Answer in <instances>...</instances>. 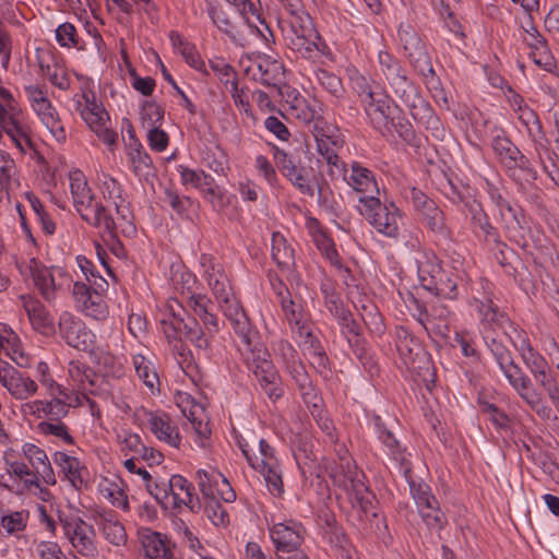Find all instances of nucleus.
Masks as SVG:
<instances>
[{
    "label": "nucleus",
    "instance_id": "obj_1",
    "mask_svg": "<svg viewBox=\"0 0 559 559\" xmlns=\"http://www.w3.org/2000/svg\"><path fill=\"white\" fill-rule=\"evenodd\" d=\"M188 307L201 320L203 328L195 318L173 313L170 319L162 320L164 333L168 340H180L185 336L198 349L207 352L214 335L219 331L218 318L213 312L214 305L206 295H191Z\"/></svg>",
    "mask_w": 559,
    "mask_h": 559
},
{
    "label": "nucleus",
    "instance_id": "obj_2",
    "mask_svg": "<svg viewBox=\"0 0 559 559\" xmlns=\"http://www.w3.org/2000/svg\"><path fill=\"white\" fill-rule=\"evenodd\" d=\"M483 340L493 356L499 369L508 380L511 388L523 400V402L543 420L556 418L552 408L547 405L543 395L533 390L531 378L515 364L512 353L506 346L503 336L506 333L498 334L495 330H483Z\"/></svg>",
    "mask_w": 559,
    "mask_h": 559
},
{
    "label": "nucleus",
    "instance_id": "obj_3",
    "mask_svg": "<svg viewBox=\"0 0 559 559\" xmlns=\"http://www.w3.org/2000/svg\"><path fill=\"white\" fill-rule=\"evenodd\" d=\"M378 71L395 97L409 109L414 119H419L421 111L429 110L428 104L419 94L417 86L408 76L407 69L397 57L388 51H379Z\"/></svg>",
    "mask_w": 559,
    "mask_h": 559
},
{
    "label": "nucleus",
    "instance_id": "obj_4",
    "mask_svg": "<svg viewBox=\"0 0 559 559\" xmlns=\"http://www.w3.org/2000/svg\"><path fill=\"white\" fill-rule=\"evenodd\" d=\"M330 475L334 485L347 492L354 509L359 510L366 516L369 514L376 516L373 512L374 495L366 486L364 473L358 469L347 451L340 455V463L331 469Z\"/></svg>",
    "mask_w": 559,
    "mask_h": 559
},
{
    "label": "nucleus",
    "instance_id": "obj_5",
    "mask_svg": "<svg viewBox=\"0 0 559 559\" xmlns=\"http://www.w3.org/2000/svg\"><path fill=\"white\" fill-rule=\"evenodd\" d=\"M262 392L273 402L284 394L281 376L261 341L239 350Z\"/></svg>",
    "mask_w": 559,
    "mask_h": 559
},
{
    "label": "nucleus",
    "instance_id": "obj_6",
    "mask_svg": "<svg viewBox=\"0 0 559 559\" xmlns=\"http://www.w3.org/2000/svg\"><path fill=\"white\" fill-rule=\"evenodd\" d=\"M358 202L359 213L379 234L389 238L399 237L402 213L394 203H383L374 195H361Z\"/></svg>",
    "mask_w": 559,
    "mask_h": 559
},
{
    "label": "nucleus",
    "instance_id": "obj_7",
    "mask_svg": "<svg viewBox=\"0 0 559 559\" xmlns=\"http://www.w3.org/2000/svg\"><path fill=\"white\" fill-rule=\"evenodd\" d=\"M274 160L282 175L301 193L313 198L318 192L319 202H325L324 188L317 176L299 165L287 152L274 146Z\"/></svg>",
    "mask_w": 559,
    "mask_h": 559
},
{
    "label": "nucleus",
    "instance_id": "obj_8",
    "mask_svg": "<svg viewBox=\"0 0 559 559\" xmlns=\"http://www.w3.org/2000/svg\"><path fill=\"white\" fill-rule=\"evenodd\" d=\"M93 285L75 282L73 285V297L76 308L86 317L102 321L108 317V306L104 294L108 289V283L104 277L92 280Z\"/></svg>",
    "mask_w": 559,
    "mask_h": 559
},
{
    "label": "nucleus",
    "instance_id": "obj_9",
    "mask_svg": "<svg viewBox=\"0 0 559 559\" xmlns=\"http://www.w3.org/2000/svg\"><path fill=\"white\" fill-rule=\"evenodd\" d=\"M491 147L497 159L508 170L510 176H515V173L520 170L527 180L537 179V171L528 157L520 151L503 131H500L492 138Z\"/></svg>",
    "mask_w": 559,
    "mask_h": 559
},
{
    "label": "nucleus",
    "instance_id": "obj_10",
    "mask_svg": "<svg viewBox=\"0 0 559 559\" xmlns=\"http://www.w3.org/2000/svg\"><path fill=\"white\" fill-rule=\"evenodd\" d=\"M218 307L230 322L231 328L238 337V350L247 346H252V344L260 341L259 332L251 325L246 312L235 295L229 297L227 302L218 304Z\"/></svg>",
    "mask_w": 559,
    "mask_h": 559
},
{
    "label": "nucleus",
    "instance_id": "obj_11",
    "mask_svg": "<svg viewBox=\"0 0 559 559\" xmlns=\"http://www.w3.org/2000/svg\"><path fill=\"white\" fill-rule=\"evenodd\" d=\"M59 331L66 343L79 350L93 352L96 336L86 325L70 312L61 313Z\"/></svg>",
    "mask_w": 559,
    "mask_h": 559
},
{
    "label": "nucleus",
    "instance_id": "obj_12",
    "mask_svg": "<svg viewBox=\"0 0 559 559\" xmlns=\"http://www.w3.org/2000/svg\"><path fill=\"white\" fill-rule=\"evenodd\" d=\"M62 527L66 537L81 556L85 558L98 556L96 532L92 525L78 518L73 521L62 522Z\"/></svg>",
    "mask_w": 559,
    "mask_h": 559
},
{
    "label": "nucleus",
    "instance_id": "obj_13",
    "mask_svg": "<svg viewBox=\"0 0 559 559\" xmlns=\"http://www.w3.org/2000/svg\"><path fill=\"white\" fill-rule=\"evenodd\" d=\"M409 63L415 71L423 78L427 88L433 93L437 100L448 103L444 91L441 87L440 79L437 76L432 67L431 57L429 56L426 46L423 45L414 50L405 53Z\"/></svg>",
    "mask_w": 559,
    "mask_h": 559
},
{
    "label": "nucleus",
    "instance_id": "obj_14",
    "mask_svg": "<svg viewBox=\"0 0 559 559\" xmlns=\"http://www.w3.org/2000/svg\"><path fill=\"white\" fill-rule=\"evenodd\" d=\"M396 349L404 360V364L412 370L426 368L429 371L430 360L421 348L420 342L409 332L408 329L400 326L396 329Z\"/></svg>",
    "mask_w": 559,
    "mask_h": 559
},
{
    "label": "nucleus",
    "instance_id": "obj_15",
    "mask_svg": "<svg viewBox=\"0 0 559 559\" xmlns=\"http://www.w3.org/2000/svg\"><path fill=\"white\" fill-rule=\"evenodd\" d=\"M0 383L16 400L23 401L37 392L36 382L7 361H0Z\"/></svg>",
    "mask_w": 559,
    "mask_h": 559
},
{
    "label": "nucleus",
    "instance_id": "obj_16",
    "mask_svg": "<svg viewBox=\"0 0 559 559\" xmlns=\"http://www.w3.org/2000/svg\"><path fill=\"white\" fill-rule=\"evenodd\" d=\"M372 424L378 439L386 449V453L397 464L400 473L405 478H408L412 464L408 460L406 449L402 447L401 442L395 438L393 432L388 429L379 415H374L372 417Z\"/></svg>",
    "mask_w": 559,
    "mask_h": 559
},
{
    "label": "nucleus",
    "instance_id": "obj_17",
    "mask_svg": "<svg viewBox=\"0 0 559 559\" xmlns=\"http://www.w3.org/2000/svg\"><path fill=\"white\" fill-rule=\"evenodd\" d=\"M197 480L200 491L209 501L222 499L225 502H233L236 499V493L229 486L228 480L219 473H207L204 469H199Z\"/></svg>",
    "mask_w": 559,
    "mask_h": 559
},
{
    "label": "nucleus",
    "instance_id": "obj_18",
    "mask_svg": "<svg viewBox=\"0 0 559 559\" xmlns=\"http://www.w3.org/2000/svg\"><path fill=\"white\" fill-rule=\"evenodd\" d=\"M300 337V347L304 352V355L308 357L311 366L320 373L326 376L330 371L329 368V357L325 353V349L318 338L317 335L313 334L312 329L309 325L305 326V330H299L295 332Z\"/></svg>",
    "mask_w": 559,
    "mask_h": 559
},
{
    "label": "nucleus",
    "instance_id": "obj_19",
    "mask_svg": "<svg viewBox=\"0 0 559 559\" xmlns=\"http://www.w3.org/2000/svg\"><path fill=\"white\" fill-rule=\"evenodd\" d=\"M55 269L53 266H46L36 258H32L22 271L32 278L34 286L47 302H52L56 299L57 286L52 275Z\"/></svg>",
    "mask_w": 559,
    "mask_h": 559
},
{
    "label": "nucleus",
    "instance_id": "obj_20",
    "mask_svg": "<svg viewBox=\"0 0 559 559\" xmlns=\"http://www.w3.org/2000/svg\"><path fill=\"white\" fill-rule=\"evenodd\" d=\"M287 47L297 53V57L311 62H318L323 56L329 55L330 49L319 32L305 37H295L286 43Z\"/></svg>",
    "mask_w": 559,
    "mask_h": 559
},
{
    "label": "nucleus",
    "instance_id": "obj_21",
    "mask_svg": "<svg viewBox=\"0 0 559 559\" xmlns=\"http://www.w3.org/2000/svg\"><path fill=\"white\" fill-rule=\"evenodd\" d=\"M169 496L176 508L186 506L191 512L198 513L201 510V503L198 496L194 495L193 485L181 475H173L167 481Z\"/></svg>",
    "mask_w": 559,
    "mask_h": 559
},
{
    "label": "nucleus",
    "instance_id": "obj_22",
    "mask_svg": "<svg viewBox=\"0 0 559 559\" xmlns=\"http://www.w3.org/2000/svg\"><path fill=\"white\" fill-rule=\"evenodd\" d=\"M301 524L288 521L276 523L270 528V536L275 545L276 551L300 547L304 536Z\"/></svg>",
    "mask_w": 559,
    "mask_h": 559
},
{
    "label": "nucleus",
    "instance_id": "obj_23",
    "mask_svg": "<svg viewBox=\"0 0 559 559\" xmlns=\"http://www.w3.org/2000/svg\"><path fill=\"white\" fill-rule=\"evenodd\" d=\"M497 205L508 237L520 242L519 238H523L522 230L525 225L523 210L519 205L511 204L501 197L498 198Z\"/></svg>",
    "mask_w": 559,
    "mask_h": 559
},
{
    "label": "nucleus",
    "instance_id": "obj_24",
    "mask_svg": "<svg viewBox=\"0 0 559 559\" xmlns=\"http://www.w3.org/2000/svg\"><path fill=\"white\" fill-rule=\"evenodd\" d=\"M102 192L105 199L114 201L117 218L134 229L132 224L133 214L129 203L122 198L123 189L120 182L110 176H104Z\"/></svg>",
    "mask_w": 559,
    "mask_h": 559
},
{
    "label": "nucleus",
    "instance_id": "obj_25",
    "mask_svg": "<svg viewBox=\"0 0 559 559\" xmlns=\"http://www.w3.org/2000/svg\"><path fill=\"white\" fill-rule=\"evenodd\" d=\"M278 26L285 43L292 41L295 37L301 38L318 32L312 17L307 12H300L298 15L281 19Z\"/></svg>",
    "mask_w": 559,
    "mask_h": 559
},
{
    "label": "nucleus",
    "instance_id": "obj_26",
    "mask_svg": "<svg viewBox=\"0 0 559 559\" xmlns=\"http://www.w3.org/2000/svg\"><path fill=\"white\" fill-rule=\"evenodd\" d=\"M353 190L359 193H379L374 174L358 162L350 164V169L343 179Z\"/></svg>",
    "mask_w": 559,
    "mask_h": 559
},
{
    "label": "nucleus",
    "instance_id": "obj_27",
    "mask_svg": "<svg viewBox=\"0 0 559 559\" xmlns=\"http://www.w3.org/2000/svg\"><path fill=\"white\" fill-rule=\"evenodd\" d=\"M22 451L41 480L47 485H55L57 481L55 472L45 450L34 443H25Z\"/></svg>",
    "mask_w": 559,
    "mask_h": 559
},
{
    "label": "nucleus",
    "instance_id": "obj_28",
    "mask_svg": "<svg viewBox=\"0 0 559 559\" xmlns=\"http://www.w3.org/2000/svg\"><path fill=\"white\" fill-rule=\"evenodd\" d=\"M452 311L442 305H433L431 312H420L418 322L428 333V335L435 334L436 336L444 337L449 330L448 324L443 322L444 319L450 317Z\"/></svg>",
    "mask_w": 559,
    "mask_h": 559
},
{
    "label": "nucleus",
    "instance_id": "obj_29",
    "mask_svg": "<svg viewBox=\"0 0 559 559\" xmlns=\"http://www.w3.org/2000/svg\"><path fill=\"white\" fill-rule=\"evenodd\" d=\"M96 525L102 531L106 540L115 546L127 543V533L123 525L116 519L112 511L97 513L94 516Z\"/></svg>",
    "mask_w": 559,
    "mask_h": 559
},
{
    "label": "nucleus",
    "instance_id": "obj_30",
    "mask_svg": "<svg viewBox=\"0 0 559 559\" xmlns=\"http://www.w3.org/2000/svg\"><path fill=\"white\" fill-rule=\"evenodd\" d=\"M152 432L160 441L166 442L173 448H179L181 438L176 427L171 425L167 414H151L148 419Z\"/></svg>",
    "mask_w": 559,
    "mask_h": 559
},
{
    "label": "nucleus",
    "instance_id": "obj_31",
    "mask_svg": "<svg viewBox=\"0 0 559 559\" xmlns=\"http://www.w3.org/2000/svg\"><path fill=\"white\" fill-rule=\"evenodd\" d=\"M292 115L306 124L312 123V132L317 131V127H319V121L326 122L321 116V108L313 102L309 103L302 96H297L294 98L290 105Z\"/></svg>",
    "mask_w": 559,
    "mask_h": 559
},
{
    "label": "nucleus",
    "instance_id": "obj_32",
    "mask_svg": "<svg viewBox=\"0 0 559 559\" xmlns=\"http://www.w3.org/2000/svg\"><path fill=\"white\" fill-rule=\"evenodd\" d=\"M419 219L437 237L441 239L451 238L452 230L445 222V215L436 203L430 204L424 213L419 214Z\"/></svg>",
    "mask_w": 559,
    "mask_h": 559
},
{
    "label": "nucleus",
    "instance_id": "obj_33",
    "mask_svg": "<svg viewBox=\"0 0 559 559\" xmlns=\"http://www.w3.org/2000/svg\"><path fill=\"white\" fill-rule=\"evenodd\" d=\"M468 211L474 228L479 229L484 234V239L488 243H495L497 248L504 246L498 233V229L491 225L488 215L477 202L468 204Z\"/></svg>",
    "mask_w": 559,
    "mask_h": 559
},
{
    "label": "nucleus",
    "instance_id": "obj_34",
    "mask_svg": "<svg viewBox=\"0 0 559 559\" xmlns=\"http://www.w3.org/2000/svg\"><path fill=\"white\" fill-rule=\"evenodd\" d=\"M390 96L382 94L380 97L373 93L371 99L362 98L365 111L370 118L374 128L380 129L390 118Z\"/></svg>",
    "mask_w": 559,
    "mask_h": 559
},
{
    "label": "nucleus",
    "instance_id": "obj_35",
    "mask_svg": "<svg viewBox=\"0 0 559 559\" xmlns=\"http://www.w3.org/2000/svg\"><path fill=\"white\" fill-rule=\"evenodd\" d=\"M271 255L272 260L282 271H288L295 264L294 249L278 231L272 234Z\"/></svg>",
    "mask_w": 559,
    "mask_h": 559
},
{
    "label": "nucleus",
    "instance_id": "obj_36",
    "mask_svg": "<svg viewBox=\"0 0 559 559\" xmlns=\"http://www.w3.org/2000/svg\"><path fill=\"white\" fill-rule=\"evenodd\" d=\"M475 307L485 324L496 325L503 328L509 322L508 317L502 312L498 305L493 302L491 294H485L484 297L474 298Z\"/></svg>",
    "mask_w": 559,
    "mask_h": 559
},
{
    "label": "nucleus",
    "instance_id": "obj_37",
    "mask_svg": "<svg viewBox=\"0 0 559 559\" xmlns=\"http://www.w3.org/2000/svg\"><path fill=\"white\" fill-rule=\"evenodd\" d=\"M86 224L98 229L102 235H106L111 239L117 237V224L110 211L99 203L84 219Z\"/></svg>",
    "mask_w": 559,
    "mask_h": 559
},
{
    "label": "nucleus",
    "instance_id": "obj_38",
    "mask_svg": "<svg viewBox=\"0 0 559 559\" xmlns=\"http://www.w3.org/2000/svg\"><path fill=\"white\" fill-rule=\"evenodd\" d=\"M313 135L317 142V151L323 158L335 152L331 145L340 146L343 143L338 130L328 122L319 121V127H317Z\"/></svg>",
    "mask_w": 559,
    "mask_h": 559
},
{
    "label": "nucleus",
    "instance_id": "obj_39",
    "mask_svg": "<svg viewBox=\"0 0 559 559\" xmlns=\"http://www.w3.org/2000/svg\"><path fill=\"white\" fill-rule=\"evenodd\" d=\"M127 155L131 163L132 170L138 177L147 178L153 176V160L138 139H134V145L129 144Z\"/></svg>",
    "mask_w": 559,
    "mask_h": 559
},
{
    "label": "nucleus",
    "instance_id": "obj_40",
    "mask_svg": "<svg viewBox=\"0 0 559 559\" xmlns=\"http://www.w3.org/2000/svg\"><path fill=\"white\" fill-rule=\"evenodd\" d=\"M457 280L456 274L443 270L441 275H438L430 285H426L424 288L437 297L455 300L459 297Z\"/></svg>",
    "mask_w": 559,
    "mask_h": 559
},
{
    "label": "nucleus",
    "instance_id": "obj_41",
    "mask_svg": "<svg viewBox=\"0 0 559 559\" xmlns=\"http://www.w3.org/2000/svg\"><path fill=\"white\" fill-rule=\"evenodd\" d=\"M513 345L532 376L549 365L546 358L532 346L525 334L520 335V342H514Z\"/></svg>",
    "mask_w": 559,
    "mask_h": 559
},
{
    "label": "nucleus",
    "instance_id": "obj_42",
    "mask_svg": "<svg viewBox=\"0 0 559 559\" xmlns=\"http://www.w3.org/2000/svg\"><path fill=\"white\" fill-rule=\"evenodd\" d=\"M142 545L148 559H175L173 548L159 533L150 532L144 534Z\"/></svg>",
    "mask_w": 559,
    "mask_h": 559
},
{
    "label": "nucleus",
    "instance_id": "obj_43",
    "mask_svg": "<svg viewBox=\"0 0 559 559\" xmlns=\"http://www.w3.org/2000/svg\"><path fill=\"white\" fill-rule=\"evenodd\" d=\"M280 305L293 333L302 329L305 330V326L310 324L304 306L299 300H296L289 296L288 298L282 300Z\"/></svg>",
    "mask_w": 559,
    "mask_h": 559
},
{
    "label": "nucleus",
    "instance_id": "obj_44",
    "mask_svg": "<svg viewBox=\"0 0 559 559\" xmlns=\"http://www.w3.org/2000/svg\"><path fill=\"white\" fill-rule=\"evenodd\" d=\"M23 307L33 326L44 330L52 326V318L45 306L33 296H21Z\"/></svg>",
    "mask_w": 559,
    "mask_h": 559
},
{
    "label": "nucleus",
    "instance_id": "obj_45",
    "mask_svg": "<svg viewBox=\"0 0 559 559\" xmlns=\"http://www.w3.org/2000/svg\"><path fill=\"white\" fill-rule=\"evenodd\" d=\"M443 272L440 258L431 250L424 251L421 259L418 261V278L420 285L425 287Z\"/></svg>",
    "mask_w": 559,
    "mask_h": 559
},
{
    "label": "nucleus",
    "instance_id": "obj_46",
    "mask_svg": "<svg viewBox=\"0 0 559 559\" xmlns=\"http://www.w3.org/2000/svg\"><path fill=\"white\" fill-rule=\"evenodd\" d=\"M83 99L85 100V107L81 109V117L87 126L93 130L105 124L109 116L104 106L96 102L94 94L84 93Z\"/></svg>",
    "mask_w": 559,
    "mask_h": 559
},
{
    "label": "nucleus",
    "instance_id": "obj_47",
    "mask_svg": "<svg viewBox=\"0 0 559 559\" xmlns=\"http://www.w3.org/2000/svg\"><path fill=\"white\" fill-rule=\"evenodd\" d=\"M7 472L23 481L25 489L39 488L41 477L25 462L5 459Z\"/></svg>",
    "mask_w": 559,
    "mask_h": 559
},
{
    "label": "nucleus",
    "instance_id": "obj_48",
    "mask_svg": "<svg viewBox=\"0 0 559 559\" xmlns=\"http://www.w3.org/2000/svg\"><path fill=\"white\" fill-rule=\"evenodd\" d=\"M258 71L260 73V82L266 86H276L285 78L283 62L271 58L261 60L258 63Z\"/></svg>",
    "mask_w": 559,
    "mask_h": 559
},
{
    "label": "nucleus",
    "instance_id": "obj_49",
    "mask_svg": "<svg viewBox=\"0 0 559 559\" xmlns=\"http://www.w3.org/2000/svg\"><path fill=\"white\" fill-rule=\"evenodd\" d=\"M347 344L350 347L354 356L371 377L379 372L378 362L374 359L370 348L368 347L367 341L364 336L357 340H349V343Z\"/></svg>",
    "mask_w": 559,
    "mask_h": 559
},
{
    "label": "nucleus",
    "instance_id": "obj_50",
    "mask_svg": "<svg viewBox=\"0 0 559 559\" xmlns=\"http://www.w3.org/2000/svg\"><path fill=\"white\" fill-rule=\"evenodd\" d=\"M53 462L61 468L66 478L70 480L73 486H76L78 483L82 484L81 463L76 457L58 451L53 454Z\"/></svg>",
    "mask_w": 559,
    "mask_h": 559
},
{
    "label": "nucleus",
    "instance_id": "obj_51",
    "mask_svg": "<svg viewBox=\"0 0 559 559\" xmlns=\"http://www.w3.org/2000/svg\"><path fill=\"white\" fill-rule=\"evenodd\" d=\"M316 81L324 88L336 102H341L344 97L345 90L342 80L332 72L324 69H317L314 71Z\"/></svg>",
    "mask_w": 559,
    "mask_h": 559
},
{
    "label": "nucleus",
    "instance_id": "obj_52",
    "mask_svg": "<svg viewBox=\"0 0 559 559\" xmlns=\"http://www.w3.org/2000/svg\"><path fill=\"white\" fill-rule=\"evenodd\" d=\"M417 509L429 530L440 531L447 525V516L440 510L437 498L435 499V503H427Z\"/></svg>",
    "mask_w": 559,
    "mask_h": 559
},
{
    "label": "nucleus",
    "instance_id": "obj_53",
    "mask_svg": "<svg viewBox=\"0 0 559 559\" xmlns=\"http://www.w3.org/2000/svg\"><path fill=\"white\" fill-rule=\"evenodd\" d=\"M177 170L180 174L181 183L183 186H191L202 191L205 186L212 185L213 177L204 170L191 169L183 165H179Z\"/></svg>",
    "mask_w": 559,
    "mask_h": 559
},
{
    "label": "nucleus",
    "instance_id": "obj_54",
    "mask_svg": "<svg viewBox=\"0 0 559 559\" xmlns=\"http://www.w3.org/2000/svg\"><path fill=\"white\" fill-rule=\"evenodd\" d=\"M28 518L29 512L27 510L11 511L2 514L0 525L8 535L19 534L25 531Z\"/></svg>",
    "mask_w": 559,
    "mask_h": 559
},
{
    "label": "nucleus",
    "instance_id": "obj_55",
    "mask_svg": "<svg viewBox=\"0 0 559 559\" xmlns=\"http://www.w3.org/2000/svg\"><path fill=\"white\" fill-rule=\"evenodd\" d=\"M3 131L11 138L14 144L23 150L22 141L29 143L31 140L26 134V131L19 120V111L10 112L7 116V121L0 123Z\"/></svg>",
    "mask_w": 559,
    "mask_h": 559
},
{
    "label": "nucleus",
    "instance_id": "obj_56",
    "mask_svg": "<svg viewBox=\"0 0 559 559\" xmlns=\"http://www.w3.org/2000/svg\"><path fill=\"white\" fill-rule=\"evenodd\" d=\"M50 401L44 402V417L47 421H58L66 417L69 413L70 404L69 395L51 396Z\"/></svg>",
    "mask_w": 559,
    "mask_h": 559
},
{
    "label": "nucleus",
    "instance_id": "obj_57",
    "mask_svg": "<svg viewBox=\"0 0 559 559\" xmlns=\"http://www.w3.org/2000/svg\"><path fill=\"white\" fill-rule=\"evenodd\" d=\"M132 362L138 377L147 388L151 390L154 389L155 384L158 382V376L153 369L151 361L139 354L133 356Z\"/></svg>",
    "mask_w": 559,
    "mask_h": 559
},
{
    "label": "nucleus",
    "instance_id": "obj_58",
    "mask_svg": "<svg viewBox=\"0 0 559 559\" xmlns=\"http://www.w3.org/2000/svg\"><path fill=\"white\" fill-rule=\"evenodd\" d=\"M255 469L263 475L272 495L281 496L283 493V480L277 462L271 465L270 463H265L264 466Z\"/></svg>",
    "mask_w": 559,
    "mask_h": 559
},
{
    "label": "nucleus",
    "instance_id": "obj_59",
    "mask_svg": "<svg viewBox=\"0 0 559 559\" xmlns=\"http://www.w3.org/2000/svg\"><path fill=\"white\" fill-rule=\"evenodd\" d=\"M207 14L212 23L224 34L231 39L236 38L235 25L229 20L227 13L219 7L210 4L207 7Z\"/></svg>",
    "mask_w": 559,
    "mask_h": 559
},
{
    "label": "nucleus",
    "instance_id": "obj_60",
    "mask_svg": "<svg viewBox=\"0 0 559 559\" xmlns=\"http://www.w3.org/2000/svg\"><path fill=\"white\" fill-rule=\"evenodd\" d=\"M40 433L45 436H53L62 440L67 444H73L74 439L70 435L69 429L64 423L58 421H40L37 426Z\"/></svg>",
    "mask_w": 559,
    "mask_h": 559
},
{
    "label": "nucleus",
    "instance_id": "obj_61",
    "mask_svg": "<svg viewBox=\"0 0 559 559\" xmlns=\"http://www.w3.org/2000/svg\"><path fill=\"white\" fill-rule=\"evenodd\" d=\"M409 485L411 495L417 506V508L427 503H435L436 497L431 492L429 485L425 483H416L412 478V471L409 472L408 478H405Z\"/></svg>",
    "mask_w": 559,
    "mask_h": 559
},
{
    "label": "nucleus",
    "instance_id": "obj_62",
    "mask_svg": "<svg viewBox=\"0 0 559 559\" xmlns=\"http://www.w3.org/2000/svg\"><path fill=\"white\" fill-rule=\"evenodd\" d=\"M516 115L518 119L525 127L527 135H530L531 131L536 132L535 135L538 138H545V131L543 129L542 121L534 109L526 105Z\"/></svg>",
    "mask_w": 559,
    "mask_h": 559
},
{
    "label": "nucleus",
    "instance_id": "obj_63",
    "mask_svg": "<svg viewBox=\"0 0 559 559\" xmlns=\"http://www.w3.org/2000/svg\"><path fill=\"white\" fill-rule=\"evenodd\" d=\"M166 202L170 207L181 217L191 218L189 215L190 209L193 206V200L189 197H180L171 189L165 190Z\"/></svg>",
    "mask_w": 559,
    "mask_h": 559
},
{
    "label": "nucleus",
    "instance_id": "obj_64",
    "mask_svg": "<svg viewBox=\"0 0 559 559\" xmlns=\"http://www.w3.org/2000/svg\"><path fill=\"white\" fill-rule=\"evenodd\" d=\"M397 34L405 53L425 45L419 34L411 24L401 23Z\"/></svg>",
    "mask_w": 559,
    "mask_h": 559
}]
</instances>
